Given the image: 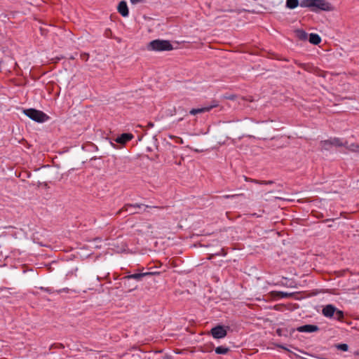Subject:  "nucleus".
Here are the masks:
<instances>
[{"mask_svg":"<svg viewBox=\"0 0 359 359\" xmlns=\"http://www.w3.org/2000/svg\"><path fill=\"white\" fill-rule=\"evenodd\" d=\"M136 288H137V285H134L133 287V288L130 289V290H133L136 289Z\"/></svg>","mask_w":359,"mask_h":359,"instance_id":"4c0bfd02","label":"nucleus"},{"mask_svg":"<svg viewBox=\"0 0 359 359\" xmlns=\"http://www.w3.org/2000/svg\"><path fill=\"white\" fill-rule=\"evenodd\" d=\"M300 6L302 7L313 8L314 7V0H303L300 3Z\"/></svg>","mask_w":359,"mask_h":359,"instance_id":"a211bd4d","label":"nucleus"},{"mask_svg":"<svg viewBox=\"0 0 359 359\" xmlns=\"http://www.w3.org/2000/svg\"><path fill=\"white\" fill-rule=\"evenodd\" d=\"M24 114L32 120L38 123H44L49 119V116L46 114L33 108L25 109Z\"/></svg>","mask_w":359,"mask_h":359,"instance_id":"39448f33","label":"nucleus"},{"mask_svg":"<svg viewBox=\"0 0 359 359\" xmlns=\"http://www.w3.org/2000/svg\"><path fill=\"white\" fill-rule=\"evenodd\" d=\"M81 59L87 61L89 58V54L86 53H83L80 55Z\"/></svg>","mask_w":359,"mask_h":359,"instance_id":"5701e85b","label":"nucleus"},{"mask_svg":"<svg viewBox=\"0 0 359 359\" xmlns=\"http://www.w3.org/2000/svg\"><path fill=\"white\" fill-rule=\"evenodd\" d=\"M238 196H239L238 194L225 195L223 197L225 198H236V197H237Z\"/></svg>","mask_w":359,"mask_h":359,"instance_id":"c85d7f7f","label":"nucleus"},{"mask_svg":"<svg viewBox=\"0 0 359 359\" xmlns=\"http://www.w3.org/2000/svg\"><path fill=\"white\" fill-rule=\"evenodd\" d=\"M336 347L338 350L342 351H347L348 349V346L346 344H339L336 345Z\"/></svg>","mask_w":359,"mask_h":359,"instance_id":"6ab92c4d","label":"nucleus"},{"mask_svg":"<svg viewBox=\"0 0 359 359\" xmlns=\"http://www.w3.org/2000/svg\"><path fill=\"white\" fill-rule=\"evenodd\" d=\"M279 347H280V348H282L283 349H286V348L284 346H283V345L279 346Z\"/></svg>","mask_w":359,"mask_h":359,"instance_id":"58836bf2","label":"nucleus"},{"mask_svg":"<svg viewBox=\"0 0 359 359\" xmlns=\"http://www.w3.org/2000/svg\"><path fill=\"white\" fill-rule=\"evenodd\" d=\"M245 180L248 182V181H250V182H252L254 183H256V184H272L273 183V181H259V180H250L249 178H248L247 177H245Z\"/></svg>","mask_w":359,"mask_h":359,"instance_id":"f3484780","label":"nucleus"},{"mask_svg":"<svg viewBox=\"0 0 359 359\" xmlns=\"http://www.w3.org/2000/svg\"><path fill=\"white\" fill-rule=\"evenodd\" d=\"M297 37L302 41L306 40L308 37L307 33L302 29H297L295 31Z\"/></svg>","mask_w":359,"mask_h":359,"instance_id":"4468645a","label":"nucleus"},{"mask_svg":"<svg viewBox=\"0 0 359 359\" xmlns=\"http://www.w3.org/2000/svg\"><path fill=\"white\" fill-rule=\"evenodd\" d=\"M176 139V143H179V144H183L184 143V141L181 138V137H175Z\"/></svg>","mask_w":359,"mask_h":359,"instance_id":"c756f323","label":"nucleus"},{"mask_svg":"<svg viewBox=\"0 0 359 359\" xmlns=\"http://www.w3.org/2000/svg\"><path fill=\"white\" fill-rule=\"evenodd\" d=\"M90 146L93 147V148H95V149H97V147L95 144H90Z\"/></svg>","mask_w":359,"mask_h":359,"instance_id":"f704fd0d","label":"nucleus"},{"mask_svg":"<svg viewBox=\"0 0 359 359\" xmlns=\"http://www.w3.org/2000/svg\"><path fill=\"white\" fill-rule=\"evenodd\" d=\"M320 42L321 38L317 34H316V46L319 45Z\"/></svg>","mask_w":359,"mask_h":359,"instance_id":"a878e982","label":"nucleus"},{"mask_svg":"<svg viewBox=\"0 0 359 359\" xmlns=\"http://www.w3.org/2000/svg\"><path fill=\"white\" fill-rule=\"evenodd\" d=\"M344 147H346L350 151L359 152V145L358 144L353 143L351 144H348L347 143L346 145Z\"/></svg>","mask_w":359,"mask_h":359,"instance_id":"dca6fc26","label":"nucleus"},{"mask_svg":"<svg viewBox=\"0 0 359 359\" xmlns=\"http://www.w3.org/2000/svg\"><path fill=\"white\" fill-rule=\"evenodd\" d=\"M147 150L148 151H151V149L150 147H147Z\"/></svg>","mask_w":359,"mask_h":359,"instance_id":"ea45409f","label":"nucleus"},{"mask_svg":"<svg viewBox=\"0 0 359 359\" xmlns=\"http://www.w3.org/2000/svg\"><path fill=\"white\" fill-rule=\"evenodd\" d=\"M41 290L46 292H48V293L53 292V289L50 288V287H41Z\"/></svg>","mask_w":359,"mask_h":359,"instance_id":"bb28decb","label":"nucleus"},{"mask_svg":"<svg viewBox=\"0 0 359 359\" xmlns=\"http://www.w3.org/2000/svg\"><path fill=\"white\" fill-rule=\"evenodd\" d=\"M296 330L299 332H313L314 325H304L302 326H299L296 328Z\"/></svg>","mask_w":359,"mask_h":359,"instance_id":"f8f14e48","label":"nucleus"},{"mask_svg":"<svg viewBox=\"0 0 359 359\" xmlns=\"http://www.w3.org/2000/svg\"><path fill=\"white\" fill-rule=\"evenodd\" d=\"M321 50H323V49H321V47L319 46L318 48H316V53L320 56H323Z\"/></svg>","mask_w":359,"mask_h":359,"instance_id":"cd10ccee","label":"nucleus"},{"mask_svg":"<svg viewBox=\"0 0 359 359\" xmlns=\"http://www.w3.org/2000/svg\"><path fill=\"white\" fill-rule=\"evenodd\" d=\"M298 0H286V7L290 9H294L299 6Z\"/></svg>","mask_w":359,"mask_h":359,"instance_id":"2eb2a0df","label":"nucleus"},{"mask_svg":"<svg viewBox=\"0 0 359 359\" xmlns=\"http://www.w3.org/2000/svg\"><path fill=\"white\" fill-rule=\"evenodd\" d=\"M322 313L327 318H332L342 322L344 319V313L343 311L337 309L332 304H327L323 307Z\"/></svg>","mask_w":359,"mask_h":359,"instance_id":"7ed1b4c3","label":"nucleus"},{"mask_svg":"<svg viewBox=\"0 0 359 359\" xmlns=\"http://www.w3.org/2000/svg\"><path fill=\"white\" fill-rule=\"evenodd\" d=\"M97 280H100V276H97Z\"/></svg>","mask_w":359,"mask_h":359,"instance_id":"79ce46f5","label":"nucleus"},{"mask_svg":"<svg viewBox=\"0 0 359 359\" xmlns=\"http://www.w3.org/2000/svg\"><path fill=\"white\" fill-rule=\"evenodd\" d=\"M133 138V135L131 133H122L121 135L118 136L115 141L116 142L124 145L128 142L130 141Z\"/></svg>","mask_w":359,"mask_h":359,"instance_id":"9d476101","label":"nucleus"},{"mask_svg":"<svg viewBox=\"0 0 359 359\" xmlns=\"http://www.w3.org/2000/svg\"><path fill=\"white\" fill-rule=\"evenodd\" d=\"M278 297L280 298H287L292 296L291 293H287L285 292H278Z\"/></svg>","mask_w":359,"mask_h":359,"instance_id":"4be33fe9","label":"nucleus"},{"mask_svg":"<svg viewBox=\"0 0 359 359\" xmlns=\"http://www.w3.org/2000/svg\"><path fill=\"white\" fill-rule=\"evenodd\" d=\"M229 329V326L217 325L210 330V333L214 339H223L227 335V331Z\"/></svg>","mask_w":359,"mask_h":359,"instance_id":"0eeeda50","label":"nucleus"},{"mask_svg":"<svg viewBox=\"0 0 359 359\" xmlns=\"http://www.w3.org/2000/svg\"><path fill=\"white\" fill-rule=\"evenodd\" d=\"M315 217H318V218H319V217H320V216L316 213Z\"/></svg>","mask_w":359,"mask_h":359,"instance_id":"a19ab883","label":"nucleus"},{"mask_svg":"<svg viewBox=\"0 0 359 359\" xmlns=\"http://www.w3.org/2000/svg\"><path fill=\"white\" fill-rule=\"evenodd\" d=\"M158 275H160L159 271H145V269L142 267L137 269L135 273L125 276L123 278L125 280L124 284L126 285V282H129L132 279L136 281H142L144 278H151Z\"/></svg>","mask_w":359,"mask_h":359,"instance_id":"f03ea898","label":"nucleus"},{"mask_svg":"<svg viewBox=\"0 0 359 359\" xmlns=\"http://www.w3.org/2000/svg\"><path fill=\"white\" fill-rule=\"evenodd\" d=\"M219 106V102L217 100H212L210 104L205 105L203 107L192 109L189 111L191 115H196L198 114H202L210 111L212 109Z\"/></svg>","mask_w":359,"mask_h":359,"instance_id":"6e6552de","label":"nucleus"},{"mask_svg":"<svg viewBox=\"0 0 359 359\" xmlns=\"http://www.w3.org/2000/svg\"><path fill=\"white\" fill-rule=\"evenodd\" d=\"M118 13L123 16V17H128L129 14V11L128 8L127 3L125 1H121L117 7Z\"/></svg>","mask_w":359,"mask_h":359,"instance_id":"9b49d317","label":"nucleus"},{"mask_svg":"<svg viewBox=\"0 0 359 359\" xmlns=\"http://www.w3.org/2000/svg\"><path fill=\"white\" fill-rule=\"evenodd\" d=\"M324 50L328 52L330 51V48L327 46V48Z\"/></svg>","mask_w":359,"mask_h":359,"instance_id":"e433bc0d","label":"nucleus"},{"mask_svg":"<svg viewBox=\"0 0 359 359\" xmlns=\"http://www.w3.org/2000/svg\"><path fill=\"white\" fill-rule=\"evenodd\" d=\"M309 41L311 44L314 45V33L309 34Z\"/></svg>","mask_w":359,"mask_h":359,"instance_id":"b1692460","label":"nucleus"},{"mask_svg":"<svg viewBox=\"0 0 359 359\" xmlns=\"http://www.w3.org/2000/svg\"><path fill=\"white\" fill-rule=\"evenodd\" d=\"M317 200H318V198L316 196L315 201H316Z\"/></svg>","mask_w":359,"mask_h":359,"instance_id":"c03bdc74","label":"nucleus"},{"mask_svg":"<svg viewBox=\"0 0 359 359\" xmlns=\"http://www.w3.org/2000/svg\"><path fill=\"white\" fill-rule=\"evenodd\" d=\"M69 59H70V60H74V59H75V57H74V55H71V56L69 57Z\"/></svg>","mask_w":359,"mask_h":359,"instance_id":"c9c22d12","label":"nucleus"},{"mask_svg":"<svg viewBox=\"0 0 359 359\" xmlns=\"http://www.w3.org/2000/svg\"><path fill=\"white\" fill-rule=\"evenodd\" d=\"M315 72H316V76H318L325 77V76L327 74V72L322 71L320 69H318V67H316Z\"/></svg>","mask_w":359,"mask_h":359,"instance_id":"aec40b11","label":"nucleus"},{"mask_svg":"<svg viewBox=\"0 0 359 359\" xmlns=\"http://www.w3.org/2000/svg\"><path fill=\"white\" fill-rule=\"evenodd\" d=\"M230 349L228 347L219 346L215 348V351L219 355H226L229 352Z\"/></svg>","mask_w":359,"mask_h":359,"instance_id":"ddd939ff","label":"nucleus"},{"mask_svg":"<svg viewBox=\"0 0 359 359\" xmlns=\"http://www.w3.org/2000/svg\"><path fill=\"white\" fill-rule=\"evenodd\" d=\"M318 330V327L316 325V332Z\"/></svg>","mask_w":359,"mask_h":359,"instance_id":"37998d69","label":"nucleus"},{"mask_svg":"<svg viewBox=\"0 0 359 359\" xmlns=\"http://www.w3.org/2000/svg\"><path fill=\"white\" fill-rule=\"evenodd\" d=\"M318 10L331 11L334 10V7L330 3L325 0H316V12Z\"/></svg>","mask_w":359,"mask_h":359,"instance_id":"1a4fd4ad","label":"nucleus"},{"mask_svg":"<svg viewBox=\"0 0 359 359\" xmlns=\"http://www.w3.org/2000/svg\"><path fill=\"white\" fill-rule=\"evenodd\" d=\"M147 271H156L155 269H153L152 267L149 268Z\"/></svg>","mask_w":359,"mask_h":359,"instance_id":"473e14b6","label":"nucleus"},{"mask_svg":"<svg viewBox=\"0 0 359 359\" xmlns=\"http://www.w3.org/2000/svg\"><path fill=\"white\" fill-rule=\"evenodd\" d=\"M287 331L286 330L278 328L276 330V333L278 336H287Z\"/></svg>","mask_w":359,"mask_h":359,"instance_id":"412c9836","label":"nucleus"},{"mask_svg":"<svg viewBox=\"0 0 359 359\" xmlns=\"http://www.w3.org/2000/svg\"><path fill=\"white\" fill-rule=\"evenodd\" d=\"M226 255V252L224 251V249H221L219 252H216L215 253V255H217V256H225Z\"/></svg>","mask_w":359,"mask_h":359,"instance_id":"393cba45","label":"nucleus"},{"mask_svg":"<svg viewBox=\"0 0 359 359\" xmlns=\"http://www.w3.org/2000/svg\"><path fill=\"white\" fill-rule=\"evenodd\" d=\"M227 98H228L229 100H234V99H235V95L229 96V97H228Z\"/></svg>","mask_w":359,"mask_h":359,"instance_id":"2f4dec72","label":"nucleus"},{"mask_svg":"<svg viewBox=\"0 0 359 359\" xmlns=\"http://www.w3.org/2000/svg\"><path fill=\"white\" fill-rule=\"evenodd\" d=\"M144 0H130V2L133 4H138V3H142L144 2Z\"/></svg>","mask_w":359,"mask_h":359,"instance_id":"7c9ffc66","label":"nucleus"},{"mask_svg":"<svg viewBox=\"0 0 359 359\" xmlns=\"http://www.w3.org/2000/svg\"><path fill=\"white\" fill-rule=\"evenodd\" d=\"M347 141L344 142L338 137H331L329 140L321 141L320 142V150L329 151L332 147H339L346 146Z\"/></svg>","mask_w":359,"mask_h":359,"instance_id":"423d86ee","label":"nucleus"},{"mask_svg":"<svg viewBox=\"0 0 359 359\" xmlns=\"http://www.w3.org/2000/svg\"><path fill=\"white\" fill-rule=\"evenodd\" d=\"M148 49L155 51H169L173 49V46L168 40L155 39L149 42Z\"/></svg>","mask_w":359,"mask_h":359,"instance_id":"20e7f679","label":"nucleus"},{"mask_svg":"<svg viewBox=\"0 0 359 359\" xmlns=\"http://www.w3.org/2000/svg\"><path fill=\"white\" fill-rule=\"evenodd\" d=\"M68 288H63L62 290H60L58 291V292H61L62 291H67Z\"/></svg>","mask_w":359,"mask_h":359,"instance_id":"72a5a7b5","label":"nucleus"},{"mask_svg":"<svg viewBox=\"0 0 359 359\" xmlns=\"http://www.w3.org/2000/svg\"><path fill=\"white\" fill-rule=\"evenodd\" d=\"M142 208H144V211L146 210V208H158V209L161 208V207H160V206L145 205L143 203H134V204L126 203L124 205V206L121 209H120L119 210L117 211L116 215H121L123 212L128 213V215H135V214H139V213H141V212L140 210H137V209L141 210Z\"/></svg>","mask_w":359,"mask_h":359,"instance_id":"f257e3e1","label":"nucleus"}]
</instances>
